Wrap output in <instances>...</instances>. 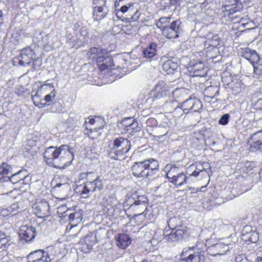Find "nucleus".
Here are the masks:
<instances>
[{
    "instance_id": "nucleus-1",
    "label": "nucleus",
    "mask_w": 262,
    "mask_h": 262,
    "mask_svg": "<svg viewBox=\"0 0 262 262\" xmlns=\"http://www.w3.org/2000/svg\"><path fill=\"white\" fill-rule=\"evenodd\" d=\"M74 149L67 145L57 148L50 146L43 153L45 161L51 166L63 168L70 165L74 159Z\"/></svg>"
},
{
    "instance_id": "nucleus-2",
    "label": "nucleus",
    "mask_w": 262,
    "mask_h": 262,
    "mask_svg": "<svg viewBox=\"0 0 262 262\" xmlns=\"http://www.w3.org/2000/svg\"><path fill=\"white\" fill-rule=\"evenodd\" d=\"M80 177L82 179L86 177L87 181L84 184L77 186L75 188V191L80 193L82 198H86L89 196L91 192L103 189V179L94 172H86L82 173Z\"/></svg>"
},
{
    "instance_id": "nucleus-3",
    "label": "nucleus",
    "mask_w": 262,
    "mask_h": 262,
    "mask_svg": "<svg viewBox=\"0 0 262 262\" xmlns=\"http://www.w3.org/2000/svg\"><path fill=\"white\" fill-rule=\"evenodd\" d=\"M133 176L137 178L144 179L152 177L157 174L159 170L158 161L153 158H149L134 163L132 168Z\"/></svg>"
},
{
    "instance_id": "nucleus-4",
    "label": "nucleus",
    "mask_w": 262,
    "mask_h": 262,
    "mask_svg": "<svg viewBox=\"0 0 262 262\" xmlns=\"http://www.w3.org/2000/svg\"><path fill=\"white\" fill-rule=\"evenodd\" d=\"M131 147L129 140L119 137L110 141L108 146V157L113 159L120 160L129 151Z\"/></svg>"
},
{
    "instance_id": "nucleus-5",
    "label": "nucleus",
    "mask_w": 262,
    "mask_h": 262,
    "mask_svg": "<svg viewBox=\"0 0 262 262\" xmlns=\"http://www.w3.org/2000/svg\"><path fill=\"white\" fill-rule=\"evenodd\" d=\"M240 55L253 65L254 77H262V57L260 58L255 50L249 48L242 49Z\"/></svg>"
},
{
    "instance_id": "nucleus-6",
    "label": "nucleus",
    "mask_w": 262,
    "mask_h": 262,
    "mask_svg": "<svg viewBox=\"0 0 262 262\" xmlns=\"http://www.w3.org/2000/svg\"><path fill=\"white\" fill-rule=\"evenodd\" d=\"M235 246L231 236L219 239L217 243L208 249V253L213 256L223 255Z\"/></svg>"
},
{
    "instance_id": "nucleus-7",
    "label": "nucleus",
    "mask_w": 262,
    "mask_h": 262,
    "mask_svg": "<svg viewBox=\"0 0 262 262\" xmlns=\"http://www.w3.org/2000/svg\"><path fill=\"white\" fill-rule=\"evenodd\" d=\"M180 258L185 262H204L205 256L204 251L193 247L183 249Z\"/></svg>"
},
{
    "instance_id": "nucleus-8",
    "label": "nucleus",
    "mask_w": 262,
    "mask_h": 262,
    "mask_svg": "<svg viewBox=\"0 0 262 262\" xmlns=\"http://www.w3.org/2000/svg\"><path fill=\"white\" fill-rule=\"evenodd\" d=\"M148 199L145 195H138L137 199L135 200L134 203L132 204L129 209L134 211V216L137 217L143 216L144 220L146 217L147 207V203Z\"/></svg>"
},
{
    "instance_id": "nucleus-9",
    "label": "nucleus",
    "mask_w": 262,
    "mask_h": 262,
    "mask_svg": "<svg viewBox=\"0 0 262 262\" xmlns=\"http://www.w3.org/2000/svg\"><path fill=\"white\" fill-rule=\"evenodd\" d=\"M36 55L34 51L31 47H27L23 49L20 51V56L13 59V64L21 66H26L30 64L32 60L35 58Z\"/></svg>"
},
{
    "instance_id": "nucleus-10",
    "label": "nucleus",
    "mask_w": 262,
    "mask_h": 262,
    "mask_svg": "<svg viewBox=\"0 0 262 262\" xmlns=\"http://www.w3.org/2000/svg\"><path fill=\"white\" fill-rule=\"evenodd\" d=\"M188 69L190 75L193 77H204L207 75V69L201 61L191 60L188 64Z\"/></svg>"
},
{
    "instance_id": "nucleus-11",
    "label": "nucleus",
    "mask_w": 262,
    "mask_h": 262,
    "mask_svg": "<svg viewBox=\"0 0 262 262\" xmlns=\"http://www.w3.org/2000/svg\"><path fill=\"white\" fill-rule=\"evenodd\" d=\"M182 106L186 113L188 114L190 112H200L203 104L200 99L195 97H190L182 103Z\"/></svg>"
},
{
    "instance_id": "nucleus-12",
    "label": "nucleus",
    "mask_w": 262,
    "mask_h": 262,
    "mask_svg": "<svg viewBox=\"0 0 262 262\" xmlns=\"http://www.w3.org/2000/svg\"><path fill=\"white\" fill-rule=\"evenodd\" d=\"M18 234L20 241L28 243L33 241L37 232L35 227L32 226L25 225L20 228Z\"/></svg>"
},
{
    "instance_id": "nucleus-13",
    "label": "nucleus",
    "mask_w": 262,
    "mask_h": 262,
    "mask_svg": "<svg viewBox=\"0 0 262 262\" xmlns=\"http://www.w3.org/2000/svg\"><path fill=\"white\" fill-rule=\"evenodd\" d=\"M249 143L251 151L262 153V130L251 134Z\"/></svg>"
},
{
    "instance_id": "nucleus-14",
    "label": "nucleus",
    "mask_w": 262,
    "mask_h": 262,
    "mask_svg": "<svg viewBox=\"0 0 262 262\" xmlns=\"http://www.w3.org/2000/svg\"><path fill=\"white\" fill-rule=\"evenodd\" d=\"M34 213L39 217L43 218L50 215V207L46 200L37 201L32 206Z\"/></svg>"
},
{
    "instance_id": "nucleus-15",
    "label": "nucleus",
    "mask_w": 262,
    "mask_h": 262,
    "mask_svg": "<svg viewBox=\"0 0 262 262\" xmlns=\"http://www.w3.org/2000/svg\"><path fill=\"white\" fill-rule=\"evenodd\" d=\"M179 20H176L172 22L169 26H167L162 29V34L168 38H175L179 36L180 31Z\"/></svg>"
},
{
    "instance_id": "nucleus-16",
    "label": "nucleus",
    "mask_w": 262,
    "mask_h": 262,
    "mask_svg": "<svg viewBox=\"0 0 262 262\" xmlns=\"http://www.w3.org/2000/svg\"><path fill=\"white\" fill-rule=\"evenodd\" d=\"M187 234V229L186 226H181L174 231H171V233L165 236L166 241L172 243L182 239L184 236Z\"/></svg>"
},
{
    "instance_id": "nucleus-17",
    "label": "nucleus",
    "mask_w": 262,
    "mask_h": 262,
    "mask_svg": "<svg viewBox=\"0 0 262 262\" xmlns=\"http://www.w3.org/2000/svg\"><path fill=\"white\" fill-rule=\"evenodd\" d=\"M27 259L33 262H49L51 258L47 252L37 250L31 252L27 256Z\"/></svg>"
},
{
    "instance_id": "nucleus-18",
    "label": "nucleus",
    "mask_w": 262,
    "mask_h": 262,
    "mask_svg": "<svg viewBox=\"0 0 262 262\" xmlns=\"http://www.w3.org/2000/svg\"><path fill=\"white\" fill-rule=\"evenodd\" d=\"M89 57L92 59L96 58L97 63L99 67V63H102L105 59L106 55H110V53L105 50L100 48H92L89 52Z\"/></svg>"
},
{
    "instance_id": "nucleus-19",
    "label": "nucleus",
    "mask_w": 262,
    "mask_h": 262,
    "mask_svg": "<svg viewBox=\"0 0 262 262\" xmlns=\"http://www.w3.org/2000/svg\"><path fill=\"white\" fill-rule=\"evenodd\" d=\"M242 238L246 242L255 243L258 240L259 236L258 233L253 230L251 226H245L242 231Z\"/></svg>"
},
{
    "instance_id": "nucleus-20",
    "label": "nucleus",
    "mask_w": 262,
    "mask_h": 262,
    "mask_svg": "<svg viewBox=\"0 0 262 262\" xmlns=\"http://www.w3.org/2000/svg\"><path fill=\"white\" fill-rule=\"evenodd\" d=\"M84 33L83 34L82 32L78 36L69 38L68 41L69 43L76 49L84 46L89 41V36L86 32Z\"/></svg>"
},
{
    "instance_id": "nucleus-21",
    "label": "nucleus",
    "mask_w": 262,
    "mask_h": 262,
    "mask_svg": "<svg viewBox=\"0 0 262 262\" xmlns=\"http://www.w3.org/2000/svg\"><path fill=\"white\" fill-rule=\"evenodd\" d=\"M118 202L114 193H106L101 199L100 204L106 211L108 208L116 206Z\"/></svg>"
},
{
    "instance_id": "nucleus-22",
    "label": "nucleus",
    "mask_w": 262,
    "mask_h": 262,
    "mask_svg": "<svg viewBox=\"0 0 262 262\" xmlns=\"http://www.w3.org/2000/svg\"><path fill=\"white\" fill-rule=\"evenodd\" d=\"M164 172H166V177L168 178L169 181L173 179H175L177 176L183 172L178 166L174 165L167 164L164 168Z\"/></svg>"
},
{
    "instance_id": "nucleus-23",
    "label": "nucleus",
    "mask_w": 262,
    "mask_h": 262,
    "mask_svg": "<svg viewBox=\"0 0 262 262\" xmlns=\"http://www.w3.org/2000/svg\"><path fill=\"white\" fill-rule=\"evenodd\" d=\"M43 95L44 94L42 91H40V87H38L37 89H34L32 90L31 97L33 103L39 108L43 107L46 105L45 103H43V100L42 98Z\"/></svg>"
},
{
    "instance_id": "nucleus-24",
    "label": "nucleus",
    "mask_w": 262,
    "mask_h": 262,
    "mask_svg": "<svg viewBox=\"0 0 262 262\" xmlns=\"http://www.w3.org/2000/svg\"><path fill=\"white\" fill-rule=\"evenodd\" d=\"M224 7L225 11L232 14L242 9V5L238 0H226Z\"/></svg>"
},
{
    "instance_id": "nucleus-25",
    "label": "nucleus",
    "mask_w": 262,
    "mask_h": 262,
    "mask_svg": "<svg viewBox=\"0 0 262 262\" xmlns=\"http://www.w3.org/2000/svg\"><path fill=\"white\" fill-rule=\"evenodd\" d=\"M12 173V167L7 163L3 162L0 166V182H8Z\"/></svg>"
},
{
    "instance_id": "nucleus-26",
    "label": "nucleus",
    "mask_w": 262,
    "mask_h": 262,
    "mask_svg": "<svg viewBox=\"0 0 262 262\" xmlns=\"http://www.w3.org/2000/svg\"><path fill=\"white\" fill-rule=\"evenodd\" d=\"M117 246L122 249L127 248L131 243V238L124 233L118 234L115 236Z\"/></svg>"
},
{
    "instance_id": "nucleus-27",
    "label": "nucleus",
    "mask_w": 262,
    "mask_h": 262,
    "mask_svg": "<svg viewBox=\"0 0 262 262\" xmlns=\"http://www.w3.org/2000/svg\"><path fill=\"white\" fill-rule=\"evenodd\" d=\"M167 92V86L163 81H159L152 91L155 98H160L166 96Z\"/></svg>"
},
{
    "instance_id": "nucleus-28",
    "label": "nucleus",
    "mask_w": 262,
    "mask_h": 262,
    "mask_svg": "<svg viewBox=\"0 0 262 262\" xmlns=\"http://www.w3.org/2000/svg\"><path fill=\"white\" fill-rule=\"evenodd\" d=\"M133 4L129 3V6L123 5L119 9V11L123 13L128 12L130 17L128 18L129 20L135 21L139 17V14L137 10H134L133 8Z\"/></svg>"
},
{
    "instance_id": "nucleus-29",
    "label": "nucleus",
    "mask_w": 262,
    "mask_h": 262,
    "mask_svg": "<svg viewBox=\"0 0 262 262\" xmlns=\"http://www.w3.org/2000/svg\"><path fill=\"white\" fill-rule=\"evenodd\" d=\"M162 60L164 61L162 65L163 70L167 74H172L177 69L178 65L177 62L168 59L167 57L165 56L162 58Z\"/></svg>"
},
{
    "instance_id": "nucleus-30",
    "label": "nucleus",
    "mask_w": 262,
    "mask_h": 262,
    "mask_svg": "<svg viewBox=\"0 0 262 262\" xmlns=\"http://www.w3.org/2000/svg\"><path fill=\"white\" fill-rule=\"evenodd\" d=\"M108 12L106 6H95L93 11V17L95 20H100L104 18Z\"/></svg>"
},
{
    "instance_id": "nucleus-31",
    "label": "nucleus",
    "mask_w": 262,
    "mask_h": 262,
    "mask_svg": "<svg viewBox=\"0 0 262 262\" xmlns=\"http://www.w3.org/2000/svg\"><path fill=\"white\" fill-rule=\"evenodd\" d=\"M157 45L155 42H151L142 50V54L146 58H150L156 55Z\"/></svg>"
},
{
    "instance_id": "nucleus-32",
    "label": "nucleus",
    "mask_w": 262,
    "mask_h": 262,
    "mask_svg": "<svg viewBox=\"0 0 262 262\" xmlns=\"http://www.w3.org/2000/svg\"><path fill=\"white\" fill-rule=\"evenodd\" d=\"M207 40L205 42V46L216 48L220 45V37L217 34L209 33L206 35Z\"/></svg>"
},
{
    "instance_id": "nucleus-33",
    "label": "nucleus",
    "mask_w": 262,
    "mask_h": 262,
    "mask_svg": "<svg viewBox=\"0 0 262 262\" xmlns=\"http://www.w3.org/2000/svg\"><path fill=\"white\" fill-rule=\"evenodd\" d=\"M108 215L113 217L115 219L121 216L122 214L124 213L125 211L122 209V206L119 202L115 206L108 208L106 211Z\"/></svg>"
},
{
    "instance_id": "nucleus-34",
    "label": "nucleus",
    "mask_w": 262,
    "mask_h": 262,
    "mask_svg": "<svg viewBox=\"0 0 262 262\" xmlns=\"http://www.w3.org/2000/svg\"><path fill=\"white\" fill-rule=\"evenodd\" d=\"M82 242H83L84 245L86 246L88 250L92 249L93 246L96 242V235L93 233H90L85 236Z\"/></svg>"
},
{
    "instance_id": "nucleus-35",
    "label": "nucleus",
    "mask_w": 262,
    "mask_h": 262,
    "mask_svg": "<svg viewBox=\"0 0 262 262\" xmlns=\"http://www.w3.org/2000/svg\"><path fill=\"white\" fill-rule=\"evenodd\" d=\"M18 209V203H13L10 206H8L7 208L2 209V214L5 216L9 215L13 216L17 213Z\"/></svg>"
},
{
    "instance_id": "nucleus-36",
    "label": "nucleus",
    "mask_w": 262,
    "mask_h": 262,
    "mask_svg": "<svg viewBox=\"0 0 262 262\" xmlns=\"http://www.w3.org/2000/svg\"><path fill=\"white\" fill-rule=\"evenodd\" d=\"M99 67L101 71L111 70L114 67L113 61L111 55H106L105 59L103 60L102 63H99Z\"/></svg>"
},
{
    "instance_id": "nucleus-37",
    "label": "nucleus",
    "mask_w": 262,
    "mask_h": 262,
    "mask_svg": "<svg viewBox=\"0 0 262 262\" xmlns=\"http://www.w3.org/2000/svg\"><path fill=\"white\" fill-rule=\"evenodd\" d=\"M237 167V169H238L239 172L243 174V173H247L251 171L254 167V164L252 162L247 161L244 164H239Z\"/></svg>"
},
{
    "instance_id": "nucleus-38",
    "label": "nucleus",
    "mask_w": 262,
    "mask_h": 262,
    "mask_svg": "<svg viewBox=\"0 0 262 262\" xmlns=\"http://www.w3.org/2000/svg\"><path fill=\"white\" fill-rule=\"evenodd\" d=\"M191 168L195 167V170L192 172V174L194 177H197L200 175V172L204 169L210 170V166L208 163L203 162L202 164H199L196 166L194 165L191 166Z\"/></svg>"
},
{
    "instance_id": "nucleus-39",
    "label": "nucleus",
    "mask_w": 262,
    "mask_h": 262,
    "mask_svg": "<svg viewBox=\"0 0 262 262\" xmlns=\"http://www.w3.org/2000/svg\"><path fill=\"white\" fill-rule=\"evenodd\" d=\"M43 47L45 50L48 51L53 49V43L52 41V35L51 34H47L42 37Z\"/></svg>"
},
{
    "instance_id": "nucleus-40",
    "label": "nucleus",
    "mask_w": 262,
    "mask_h": 262,
    "mask_svg": "<svg viewBox=\"0 0 262 262\" xmlns=\"http://www.w3.org/2000/svg\"><path fill=\"white\" fill-rule=\"evenodd\" d=\"M69 219L71 222L75 221V224L80 223L82 220V211L79 210L78 211H74L69 215Z\"/></svg>"
},
{
    "instance_id": "nucleus-41",
    "label": "nucleus",
    "mask_w": 262,
    "mask_h": 262,
    "mask_svg": "<svg viewBox=\"0 0 262 262\" xmlns=\"http://www.w3.org/2000/svg\"><path fill=\"white\" fill-rule=\"evenodd\" d=\"M181 224L180 220L176 216L172 217L167 221L168 226L172 231L182 226Z\"/></svg>"
},
{
    "instance_id": "nucleus-42",
    "label": "nucleus",
    "mask_w": 262,
    "mask_h": 262,
    "mask_svg": "<svg viewBox=\"0 0 262 262\" xmlns=\"http://www.w3.org/2000/svg\"><path fill=\"white\" fill-rule=\"evenodd\" d=\"M9 239L7 236L0 231V249L6 250L10 245Z\"/></svg>"
},
{
    "instance_id": "nucleus-43",
    "label": "nucleus",
    "mask_w": 262,
    "mask_h": 262,
    "mask_svg": "<svg viewBox=\"0 0 262 262\" xmlns=\"http://www.w3.org/2000/svg\"><path fill=\"white\" fill-rule=\"evenodd\" d=\"M24 171L23 170H19L14 173H12L9 177V181L11 182L13 184L18 183L25 178V176H21V174Z\"/></svg>"
},
{
    "instance_id": "nucleus-44",
    "label": "nucleus",
    "mask_w": 262,
    "mask_h": 262,
    "mask_svg": "<svg viewBox=\"0 0 262 262\" xmlns=\"http://www.w3.org/2000/svg\"><path fill=\"white\" fill-rule=\"evenodd\" d=\"M185 178V174L183 172L181 174L179 175L175 179L170 180V182L174 185L181 186L184 185Z\"/></svg>"
},
{
    "instance_id": "nucleus-45",
    "label": "nucleus",
    "mask_w": 262,
    "mask_h": 262,
    "mask_svg": "<svg viewBox=\"0 0 262 262\" xmlns=\"http://www.w3.org/2000/svg\"><path fill=\"white\" fill-rule=\"evenodd\" d=\"M170 19L169 17H161L156 23V26L158 28L161 30L167 26V25L169 23Z\"/></svg>"
},
{
    "instance_id": "nucleus-46",
    "label": "nucleus",
    "mask_w": 262,
    "mask_h": 262,
    "mask_svg": "<svg viewBox=\"0 0 262 262\" xmlns=\"http://www.w3.org/2000/svg\"><path fill=\"white\" fill-rule=\"evenodd\" d=\"M40 91H42L44 94H47L51 93L53 91H55L53 83L44 84L40 86Z\"/></svg>"
},
{
    "instance_id": "nucleus-47",
    "label": "nucleus",
    "mask_w": 262,
    "mask_h": 262,
    "mask_svg": "<svg viewBox=\"0 0 262 262\" xmlns=\"http://www.w3.org/2000/svg\"><path fill=\"white\" fill-rule=\"evenodd\" d=\"M183 114H187V113H186V110H184L182 103L181 105H179L174 108L173 112V114L174 117L179 118L182 116Z\"/></svg>"
},
{
    "instance_id": "nucleus-48",
    "label": "nucleus",
    "mask_w": 262,
    "mask_h": 262,
    "mask_svg": "<svg viewBox=\"0 0 262 262\" xmlns=\"http://www.w3.org/2000/svg\"><path fill=\"white\" fill-rule=\"evenodd\" d=\"M141 130V127L139 125V123L135 119H134V121L132 122V124L129 126V128H127V132H138Z\"/></svg>"
},
{
    "instance_id": "nucleus-49",
    "label": "nucleus",
    "mask_w": 262,
    "mask_h": 262,
    "mask_svg": "<svg viewBox=\"0 0 262 262\" xmlns=\"http://www.w3.org/2000/svg\"><path fill=\"white\" fill-rule=\"evenodd\" d=\"M21 39V35L18 31H14L10 38V41L14 44H17Z\"/></svg>"
},
{
    "instance_id": "nucleus-50",
    "label": "nucleus",
    "mask_w": 262,
    "mask_h": 262,
    "mask_svg": "<svg viewBox=\"0 0 262 262\" xmlns=\"http://www.w3.org/2000/svg\"><path fill=\"white\" fill-rule=\"evenodd\" d=\"M56 91H53L51 93L47 94L45 96V98L43 99V101L46 102L52 101L56 96Z\"/></svg>"
},
{
    "instance_id": "nucleus-51",
    "label": "nucleus",
    "mask_w": 262,
    "mask_h": 262,
    "mask_svg": "<svg viewBox=\"0 0 262 262\" xmlns=\"http://www.w3.org/2000/svg\"><path fill=\"white\" fill-rule=\"evenodd\" d=\"M230 116L228 114H225L220 119L219 123L221 125H226L229 122Z\"/></svg>"
},
{
    "instance_id": "nucleus-52",
    "label": "nucleus",
    "mask_w": 262,
    "mask_h": 262,
    "mask_svg": "<svg viewBox=\"0 0 262 262\" xmlns=\"http://www.w3.org/2000/svg\"><path fill=\"white\" fill-rule=\"evenodd\" d=\"M134 119L133 118L131 117L125 118L122 120L121 124L126 127L127 130V128H129L132 124V122L134 121Z\"/></svg>"
},
{
    "instance_id": "nucleus-53",
    "label": "nucleus",
    "mask_w": 262,
    "mask_h": 262,
    "mask_svg": "<svg viewBox=\"0 0 262 262\" xmlns=\"http://www.w3.org/2000/svg\"><path fill=\"white\" fill-rule=\"evenodd\" d=\"M235 262H251L243 254H239L235 258Z\"/></svg>"
},
{
    "instance_id": "nucleus-54",
    "label": "nucleus",
    "mask_w": 262,
    "mask_h": 262,
    "mask_svg": "<svg viewBox=\"0 0 262 262\" xmlns=\"http://www.w3.org/2000/svg\"><path fill=\"white\" fill-rule=\"evenodd\" d=\"M188 176H186L185 174V181H184V185L185 184H191L192 183L194 182V179L192 178V177L193 176L191 174H187Z\"/></svg>"
},
{
    "instance_id": "nucleus-55",
    "label": "nucleus",
    "mask_w": 262,
    "mask_h": 262,
    "mask_svg": "<svg viewBox=\"0 0 262 262\" xmlns=\"http://www.w3.org/2000/svg\"><path fill=\"white\" fill-rule=\"evenodd\" d=\"M55 106H56V110L53 111L54 112L58 113H63L66 111L65 108L61 105L58 104L55 105Z\"/></svg>"
},
{
    "instance_id": "nucleus-56",
    "label": "nucleus",
    "mask_w": 262,
    "mask_h": 262,
    "mask_svg": "<svg viewBox=\"0 0 262 262\" xmlns=\"http://www.w3.org/2000/svg\"><path fill=\"white\" fill-rule=\"evenodd\" d=\"M93 3L96 6H106V0H94Z\"/></svg>"
},
{
    "instance_id": "nucleus-57",
    "label": "nucleus",
    "mask_w": 262,
    "mask_h": 262,
    "mask_svg": "<svg viewBox=\"0 0 262 262\" xmlns=\"http://www.w3.org/2000/svg\"><path fill=\"white\" fill-rule=\"evenodd\" d=\"M41 64V60L39 59H36L35 61H33V67L35 70H36L37 69V67L40 66Z\"/></svg>"
},
{
    "instance_id": "nucleus-58",
    "label": "nucleus",
    "mask_w": 262,
    "mask_h": 262,
    "mask_svg": "<svg viewBox=\"0 0 262 262\" xmlns=\"http://www.w3.org/2000/svg\"><path fill=\"white\" fill-rule=\"evenodd\" d=\"M208 170H209V169H204V170L201 171L200 172V175H201V176L202 178L207 177H209V173Z\"/></svg>"
},
{
    "instance_id": "nucleus-59",
    "label": "nucleus",
    "mask_w": 262,
    "mask_h": 262,
    "mask_svg": "<svg viewBox=\"0 0 262 262\" xmlns=\"http://www.w3.org/2000/svg\"><path fill=\"white\" fill-rule=\"evenodd\" d=\"M167 133H168V130L166 129L165 132L163 133L164 134L163 135L156 136L155 139L157 140H160L162 138H163L164 139V138H165V136L166 135Z\"/></svg>"
},
{
    "instance_id": "nucleus-60",
    "label": "nucleus",
    "mask_w": 262,
    "mask_h": 262,
    "mask_svg": "<svg viewBox=\"0 0 262 262\" xmlns=\"http://www.w3.org/2000/svg\"><path fill=\"white\" fill-rule=\"evenodd\" d=\"M123 0H116L115 2V10H119V9L118 8V7L120 5V3Z\"/></svg>"
},
{
    "instance_id": "nucleus-61",
    "label": "nucleus",
    "mask_w": 262,
    "mask_h": 262,
    "mask_svg": "<svg viewBox=\"0 0 262 262\" xmlns=\"http://www.w3.org/2000/svg\"><path fill=\"white\" fill-rule=\"evenodd\" d=\"M88 120H89L88 122L90 124L93 125L95 124V120L94 119L91 118V119H88Z\"/></svg>"
},
{
    "instance_id": "nucleus-62",
    "label": "nucleus",
    "mask_w": 262,
    "mask_h": 262,
    "mask_svg": "<svg viewBox=\"0 0 262 262\" xmlns=\"http://www.w3.org/2000/svg\"><path fill=\"white\" fill-rule=\"evenodd\" d=\"M188 188H189V189H190V190H192V191L193 192H198V190H199V189H198V188H194V187H192H192H188Z\"/></svg>"
},
{
    "instance_id": "nucleus-63",
    "label": "nucleus",
    "mask_w": 262,
    "mask_h": 262,
    "mask_svg": "<svg viewBox=\"0 0 262 262\" xmlns=\"http://www.w3.org/2000/svg\"><path fill=\"white\" fill-rule=\"evenodd\" d=\"M3 21V12L2 11H0V25L2 23Z\"/></svg>"
},
{
    "instance_id": "nucleus-64",
    "label": "nucleus",
    "mask_w": 262,
    "mask_h": 262,
    "mask_svg": "<svg viewBox=\"0 0 262 262\" xmlns=\"http://www.w3.org/2000/svg\"><path fill=\"white\" fill-rule=\"evenodd\" d=\"M260 181L262 182V169L260 170L259 172Z\"/></svg>"
}]
</instances>
